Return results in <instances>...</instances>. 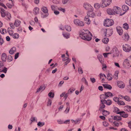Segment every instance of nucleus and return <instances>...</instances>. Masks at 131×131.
Returning <instances> with one entry per match:
<instances>
[{
    "instance_id": "nucleus-62",
    "label": "nucleus",
    "mask_w": 131,
    "mask_h": 131,
    "mask_svg": "<svg viewBox=\"0 0 131 131\" xmlns=\"http://www.w3.org/2000/svg\"><path fill=\"white\" fill-rule=\"evenodd\" d=\"M119 99L117 97H114L113 98V100L115 102H118L119 101Z\"/></svg>"
},
{
    "instance_id": "nucleus-33",
    "label": "nucleus",
    "mask_w": 131,
    "mask_h": 131,
    "mask_svg": "<svg viewBox=\"0 0 131 131\" xmlns=\"http://www.w3.org/2000/svg\"><path fill=\"white\" fill-rule=\"evenodd\" d=\"M119 73L118 71H116L115 72V74L114 75V78L115 79L117 80L118 79V75Z\"/></svg>"
},
{
    "instance_id": "nucleus-59",
    "label": "nucleus",
    "mask_w": 131,
    "mask_h": 131,
    "mask_svg": "<svg viewBox=\"0 0 131 131\" xmlns=\"http://www.w3.org/2000/svg\"><path fill=\"white\" fill-rule=\"evenodd\" d=\"M81 121V119L78 118L75 121V124L79 123Z\"/></svg>"
},
{
    "instance_id": "nucleus-50",
    "label": "nucleus",
    "mask_w": 131,
    "mask_h": 131,
    "mask_svg": "<svg viewBox=\"0 0 131 131\" xmlns=\"http://www.w3.org/2000/svg\"><path fill=\"white\" fill-rule=\"evenodd\" d=\"M70 108V106H68V107H67L66 110L64 111V113L66 114L68 113L69 112V111Z\"/></svg>"
},
{
    "instance_id": "nucleus-9",
    "label": "nucleus",
    "mask_w": 131,
    "mask_h": 131,
    "mask_svg": "<svg viewBox=\"0 0 131 131\" xmlns=\"http://www.w3.org/2000/svg\"><path fill=\"white\" fill-rule=\"evenodd\" d=\"M104 32H105V36L107 37H109L112 35L113 31L112 29H108L105 30Z\"/></svg>"
},
{
    "instance_id": "nucleus-57",
    "label": "nucleus",
    "mask_w": 131,
    "mask_h": 131,
    "mask_svg": "<svg viewBox=\"0 0 131 131\" xmlns=\"http://www.w3.org/2000/svg\"><path fill=\"white\" fill-rule=\"evenodd\" d=\"M7 59L9 61H11L13 60V58L11 56L9 55L8 56Z\"/></svg>"
},
{
    "instance_id": "nucleus-10",
    "label": "nucleus",
    "mask_w": 131,
    "mask_h": 131,
    "mask_svg": "<svg viewBox=\"0 0 131 131\" xmlns=\"http://www.w3.org/2000/svg\"><path fill=\"white\" fill-rule=\"evenodd\" d=\"M130 63L129 60L127 59H125L123 63V65L124 67H127L129 66Z\"/></svg>"
},
{
    "instance_id": "nucleus-7",
    "label": "nucleus",
    "mask_w": 131,
    "mask_h": 131,
    "mask_svg": "<svg viewBox=\"0 0 131 131\" xmlns=\"http://www.w3.org/2000/svg\"><path fill=\"white\" fill-rule=\"evenodd\" d=\"M123 50L126 52H129L130 51L131 47L129 45L125 44L123 45L122 46Z\"/></svg>"
},
{
    "instance_id": "nucleus-35",
    "label": "nucleus",
    "mask_w": 131,
    "mask_h": 131,
    "mask_svg": "<svg viewBox=\"0 0 131 131\" xmlns=\"http://www.w3.org/2000/svg\"><path fill=\"white\" fill-rule=\"evenodd\" d=\"M119 109L116 107H114V108L113 112L116 113H117L120 114V112H119Z\"/></svg>"
},
{
    "instance_id": "nucleus-38",
    "label": "nucleus",
    "mask_w": 131,
    "mask_h": 131,
    "mask_svg": "<svg viewBox=\"0 0 131 131\" xmlns=\"http://www.w3.org/2000/svg\"><path fill=\"white\" fill-rule=\"evenodd\" d=\"M114 119L118 121L121 119V117L120 116H116L114 117Z\"/></svg>"
},
{
    "instance_id": "nucleus-45",
    "label": "nucleus",
    "mask_w": 131,
    "mask_h": 131,
    "mask_svg": "<svg viewBox=\"0 0 131 131\" xmlns=\"http://www.w3.org/2000/svg\"><path fill=\"white\" fill-rule=\"evenodd\" d=\"M100 99L101 100H104V99H106L107 98V97L105 94H102L100 95Z\"/></svg>"
},
{
    "instance_id": "nucleus-2",
    "label": "nucleus",
    "mask_w": 131,
    "mask_h": 131,
    "mask_svg": "<svg viewBox=\"0 0 131 131\" xmlns=\"http://www.w3.org/2000/svg\"><path fill=\"white\" fill-rule=\"evenodd\" d=\"M112 0H102L101 3V6L105 7L109 6L112 3Z\"/></svg>"
},
{
    "instance_id": "nucleus-15",
    "label": "nucleus",
    "mask_w": 131,
    "mask_h": 131,
    "mask_svg": "<svg viewBox=\"0 0 131 131\" xmlns=\"http://www.w3.org/2000/svg\"><path fill=\"white\" fill-rule=\"evenodd\" d=\"M122 38L125 41H127L129 38V36L127 33H125L122 36Z\"/></svg>"
},
{
    "instance_id": "nucleus-40",
    "label": "nucleus",
    "mask_w": 131,
    "mask_h": 131,
    "mask_svg": "<svg viewBox=\"0 0 131 131\" xmlns=\"http://www.w3.org/2000/svg\"><path fill=\"white\" fill-rule=\"evenodd\" d=\"M5 16L8 19H10L11 17V15L10 13L8 12H6Z\"/></svg>"
},
{
    "instance_id": "nucleus-32",
    "label": "nucleus",
    "mask_w": 131,
    "mask_h": 131,
    "mask_svg": "<svg viewBox=\"0 0 131 131\" xmlns=\"http://www.w3.org/2000/svg\"><path fill=\"white\" fill-rule=\"evenodd\" d=\"M7 31L10 35H12L13 33V31L10 28H8L7 29Z\"/></svg>"
},
{
    "instance_id": "nucleus-4",
    "label": "nucleus",
    "mask_w": 131,
    "mask_h": 131,
    "mask_svg": "<svg viewBox=\"0 0 131 131\" xmlns=\"http://www.w3.org/2000/svg\"><path fill=\"white\" fill-rule=\"evenodd\" d=\"M83 7L86 10L90 11H93L94 8L89 3L85 2L83 4Z\"/></svg>"
},
{
    "instance_id": "nucleus-31",
    "label": "nucleus",
    "mask_w": 131,
    "mask_h": 131,
    "mask_svg": "<svg viewBox=\"0 0 131 131\" xmlns=\"http://www.w3.org/2000/svg\"><path fill=\"white\" fill-rule=\"evenodd\" d=\"M105 94L106 97H112L113 95L112 93L110 92H107L105 93Z\"/></svg>"
},
{
    "instance_id": "nucleus-46",
    "label": "nucleus",
    "mask_w": 131,
    "mask_h": 131,
    "mask_svg": "<svg viewBox=\"0 0 131 131\" xmlns=\"http://www.w3.org/2000/svg\"><path fill=\"white\" fill-rule=\"evenodd\" d=\"M75 88H72L69 89L68 91V93H72L73 91L75 90Z\"/></svg>"
},
{
    "instance_id": "nucleus-12",
    "label": "nucleus",
    "mask_w": 131,
    "mask_h": 131,
    "mask_svg": "<svg viewBox=\"0 0 131 131\" xmlns=\"http://www.w3.org/2000/svg\"><path fill=\"white\" fill-rule=\"evenodd\" d=\"M116 29L118 34L119 35L121 36L123 32V30L122 28L119 26H118L117 27Z\"/></svg>"
},
{
    "instance_id": "nucleus-17",
    "label": "nucleus",
    "mask_w": 131,
    "mask_h": 131,
    "mask_svg": "<svg viewBox=\"0 0 131 131\" xmlns=\"http://www.w3.org/2000/svg\"><path fill=\"white\" fill-rule=\"evenodd\" d=\"M114 54L113 57L118 56L119 55V51L117 48H115L113 49Z\"/></svg>"
},
{
    "instance_id": "nucleus-13",
    "label": "nucleus",
    "mask_w": 131,
    "mask_h": 131,
    "mask_svg": "<svg viewBox=\"0 0 131 131\" xmlns=\"http://www.w3.org/2000/svg\"><path fill=\"white\" fill-rule=\"evenodd\" d=\"M117 85L118 87L122 89L124 88L125 86L124 83L121 81H118L117 82Z\"/></svg>"
},
{
    "instance_id": "nucleus-29",
    "label": "nucleus",
    "mask_w": 131,
    "mask_h": 131,
    "mask_svg": "<svg viewBox=\"0 0 131 131\" xmlns=\"http://www.w3.org/2000/svg\"><path fill=\"white\" fill-rule=\"evenodd\" d=\"M122 9L123 11L127 12L129 9V8L127 6L124 5L122 6Z\"/></svg>"
},
{
    "instance_id": "nucleus-22",
    "label": "nucleus",
    "mask_w": 131,
    "mask_h": 131,
    "mask_svg": "<svg viewBox=\"0 0 131 131\" xmlns=\"http://www.w3.org/2000/svg\"><path fill=\"white\" fill-rule=\"evenodd\" d=\"M16 48L14 47L12 48L9 51V53L10 54H13L16 52Z\"/></svg>"
},
{
    "instance_id": "nucleus-28",
    "label": "nucleus",
    "mask_w": 131,
    "mask_h": 131,
    "mask_svg": "<svg viewBox=\"0 0 131 131\" xmlns=\"http://www.w3.org/2000/svg\"><path fill=\"white\" fill-rule=\"evenodd\" d=\"M67 60V61L65 63V65H67L70 62V60L67 57L63 59V61H65Z\"/></svg>"
},
{
    "instance_id": "nucleus-51",
    "label": "nucleus",
    "mask_w": 131,
    "mask_h": 131,
    "mask_svg": "<svg viewBox=\"0 0 131 131\" xmlns=\"http://www.w3.org/2000/svg\"><path fill=\"white\" fill-rule=\"evenodd\" d=\"M126 3L129 6H131V0H126Z\"/></svg>"
},
{
    "instance_id": "nucleus-42",
    "label": "nucleus",
    "mask_w": 131,
    "mask_h": 131,
    "mask_svg": "<svg viewBox=\"0 0 131 131\" xmlns=\"http://www.w3.org/2000/svg\"><path fill=\"white\" fill-rule=\"evenodd\" d=\"M104 104V103L101 102V103L100 105V108H99V110L100 111H101V110L102 109L104 108H105V106Z\"/></svg>"
},
{
    "instance_id": "nucleus-44",
    "label": "nucleus",
    "mask_w": 131,
    "mask_h": 131,
    "mask_svg": "<svg viewBox=\"0 0 131 131\" xmlns=\"http://www.w3.org/2000/svg\"><path fill=\"white\" fill-rule=\"evenodd\" d=\"M19 37V34L17 33L14 34L13 35V38L15 39H17Z\"/></svg>"
},
{
    "instance_id": "nucleus-64",
    "label": "nucleus",
    "mask_w": 131,
    "mask_h": 131,
    "mask_svg": "<svg viewBox=\"0 0 131 131\" xmlns=\"http://www.w3.org/2000/svg\"><path fill=\"white\" fill-rule=\"evenodd\" d=\"M103 125L105 127H107L109 125V124L107 122H103Z\"/></svg>"
},
{
    "instance_id": "nucleus-41",
    "label": "nucleus",
    "mask_w": 131,
    "mask_h": 131,
    "mask_svg": "<svg viewBox=\"0 0 131 131\" xmlns=\"http://www.w3.org/2000/svg\"><path fill=\"white\" fill-rule=\"evenodd\" d=\"M123 27L126 30L128 29L129 28L128 25L126 23H125L123 25Z\"/></svg>"
},
{
    "instance_id": "nucleus-18",
    "label": "nucleus",
    "mask_w": 131,
    "mask_h": 131,
    "mask_svg": "<svg viewBox=\"0 0 131 131\" xmlns=\"http://www.w3.org/2000/svg\"><path fill=\"white\" fill-rule=\"evenodd\" d=\"M39 9L37 7H35L33 10V13L35 15H37L39 13Z\"/></svg>"
},
{
    "instance_id": "nucleus-39",
    "label": "nucleus",
    "mask_w": 131,
    "mask_h": 131,
    "mask_svg": "<svg viewBox=\"0 0 131 131\" xmlns=\"http://www.w3.org/2000/svg\"><path fill=\"white\" fill-rule=\"evenodd\" d=\"M107 78L108 80H111L113 78L112 75L111 74L108 73L107 76Z\"/></svg>"
},
{
    "instance_id": "nucleus-58",
    "label": "nucleus",
    "mask_w": 131,
    "mask_h": 131,
    "mask_svg": "<svg viewBox=\"0 0 131 131\" xmlns=\"http://www.w3.org/2000/svg\"><path fill=\"white\" fill-rule=\"evenodd\" d=\"M111 53V52L106 53H103V55L105 58H106L107 57L108 55Z\"/></svg>"
},
{
    "instance_id": "nucleus-23",
    "label": "nucleus",
    "mask_w": 131,
    "mask_h": 131,
    "mask_svg": "<svg viewBox=\"0 0 131 131\" xmlns=\"http://www.w3.org/2000/svg\"><path fill=\"white\" fill-rule=\"evenodd\" d=\"M21 22L19 20H16L14 23V24L16 27H18L20 25Z\"/></svg>"
},
{
    "instance_id": "nucleus-6",
    "label": "nucleus",
    "mask_w": 131,
    "mask_h": 131,
    "mask_svg": "<svg viewBox=\"0 0 131 131\" xmlns=\"http://www.w3.org/2000/svg\"><path fill=\"white\" fill-rule=\"evenodd\" d=\"M113 9L114 15L116 14H120L121 15H122L121 14V12L122 11L121 9L119 7L116 6H115L113 7Z\"/></svg>"
},
{
    "instance_id": "nucleus-55",
    "label": "nucleus",
    "mask_w": 131,
    "mask_h": 131,
    "mask_svg": "<svg viewBox=\"0 0 131 131\" xmlns=\"http://www.w3.org/2000/svg\"><path fill=\"white\" fill-rule=\"evenodd\" d=\"M85 21L86 23L88 25H90L91 23V21L90 19L84 20Z\"/></svg>"
},
{
    "instance_id": "nucleus-3",
    "label": "nucleus",
    "mask_w": 131,
    "mask_h": 131,
    "mask_svg": "<svg viewBox=\"0 0 131 131\" xmlns=\"http://www.w3.org/2000/svg\"><path fill=\"white\" fill-rule=\"evenodd\" d=\"M113 20L111 19H106L104 21V25L105 26L109 27L113 25Z\"/></svg>"
},
{
    "instance_id": "nucleus-1",
    "label": "nucleus",
    "mask_w": 131,
    "mask_h": 131,
    "mask_svg": "<svg viewBox=\"0 0 131 131\" xmlns=\"http://www.w3.org/2000/svg\"><path fill=\"white\" fill-rule=\"evenodd\" d=\"M80 36L83 39L89 41L91 39L92 35L88 30H86L80 32Z\"/></svg>"
},
{
    "instance_id": "nucleus-26",
    "label": "nucleus",
    "mask_w": 131,
    "mask_h": 131,
    "mask_svg": "<svg viewBox=\"0 0 131 131\" xmlns=\"http://www.w3.org/2000/svg\"><path fill=\"white\" fill-rule=\"evenodd\" d=\"M103 85L104 88H106L109 90H111L112 88L111 85L108 84H103Z\"/></svg>"
},
{
    "instance_id": "nucleus-61",
    "label": "nucleus",
    "mask_w": 131,
    "mask_h": 131,
    "mask_svg": "<svg viewBox=\"0 0 131 131\" xmlns=\"http://www.w3.org/2000/svg\"><path fill=\"white\" fill-rule=\"evenodd\" d=\"M106 77V76L104 74H103L102 73L100 74V78L101 79L104 78V77Z\"/></svg>"
},
{
    "instance_id": "nucleus-56",
    "label": "nucleus",
    "mask_w": 131,
    "mask_h": 131,
    "mask_svg": "<svg viewBox=\"0 0 131 131\" xmlns=\"http://www.w3.org/2000/svg\"><path fill=\"white\" fill-rule=\"evenodd\" d=\"M78 71L79 73L80 74H82L83 73V71L82 69V68L81 67L79 68Z\"/></svg>"
},
{
    "instance_id": "nucleus-20",
    "label": "nucleus",
    "mask_w": 131,
    "mask_h": 131,
    "mask_svg": "<svg viewBox=\"0 0 131 131\" xmlns=\"http://www.w3.org/2000/svg\"><path fill=\"white\" fill-rule=\"evenodd\" d=\"M11 1L12 2V4H10L9 3H7L6 4L7 6L9 8H11L14 6V0H9Z\"/></svg>"
},
{
    "instance_id": "nucleus-25",
    "label": "nucleus",
    "mask_w": 131,
    "mask_h": 131,
    "mask_svg": "<svg viewBox=\"0 0 131 131\" xmlns=\"http://www.w3.org/2000/svg\"><path fill=\"white\" fill-rule=\"evenodd\" d=\"M120 115L123 117L126 118L128 116V115L127 114L125 113L124 112H120Z\"/></svg>"
},
{
    "instance_id": "nucleus-11",
    "label": "nucleus",
    "mask_w": 131,
    "mask_h": 131,
    "mask_svg": "<svg viewBox=\"0 0 131 131\" xmlns=\"http://www.w3.org/2000/svg\"><path fill=\"white\" fill-rule=\"evenodd\" d=\"M86 14L88 15L90 17L94 18L95 16V13L93 12V11L90 10L87 12Z\"/></svg>"
},
{
    "instance_id": "nucleus-14",
    "label": "nucleus",
    "mask_w": 131,
    "mask_h": 131,
    "mask_svg": "<svg viewBox=\"0 0 131 131\" xmlns=\"http://www.w3.org/2000/svg\"><path fill=\"white\" fill-rule=\"evenodd\" d=\"M101 102L106 103L107 105H111L112 103V101L111 100H106L105 99L104 100H101Z\"/></svg>"
},
{
    "instance_id": "nucleus-47",
    "label": "nucleus",
    "mask_w": 131,
    "mask_h": 131,
    "mask_svg": "<svg viewBox=\"0 0 131 131\" xmlns=\"http://www.w3.org/2000/svg\"><path fill=\"white\" fill-rule=\"evenodd\" d=\"M117 104L119 105H125V103L124 102L122 101H119L117 102Z\"/></svg>"
},
{
    "instance_id": "nucleus-19",
    "label": "nucleus",
    "mask_w": 131,
    "mask_h": 131,
    "mask_svg": "<svg viewBox=\"0 0 131 131\" xmlns=\"http://www.w3.org/2000/svg\"><path fill=\"white\" fill-rule=\"evenodd\" d=\"M0 10L1 16L2 17H4L5 16L6 12L5 10L3 8H1Z\"/></svg>"
},
{
    "instance_id": "nucleus-60",
    "label": "nucleus",
    "mask_w": 131,
    "mask_h": 131,
    "mask_svg": "<svg viewBox=\"0 0 131 131\" xmlns=\"http://www.w3.org/2000/svg\"><path fill=\"white\" fill-rule=\"evenodd\" d=\"M44 125V123L43 122H39L37 124V125L39 126H42Z\"/></svg>"
},
{
    "instance_id": "nucleus-30",
    "label": "nucleus",
    "mask_w": 131,
    "mask_h": 131,
    "mask_svg": "<svg viewBox=\"0 0 131 131\" xmlns=\"http://www.w3.org/2000/svg\"><path fill=\"white\" fill-rule=\"evenodd\" d=\"M109 41L108 39L107 38H105L103 39L102 42L105 44H107Z\"/></svg>"
},
{
    "instance_id": "nucleus-63",
    "label": "nucleus",
    "mask_w": 131,
    "mask_h": 131,
    "mask_svg": "<svg viewBox=\"0 0 131 131\" xmlns=\"http://www.w3.org/2000/svg\"><path fill=\"white\" fill-rule=\"evenodd\" d=\"M52 103V101L51 100L49 99L48 102L47 106H50L51 105Z\"/></svg>"
},
{
    "instance_id": "nucleus-52",
    "label": "nucleus",
    "mask_w": 131,
    "mask_h": 131,
    "mask_svg": "<svg viewBox=\"0 0 131 131\" xmlns=\"http://www.w3.org/2000/svg\"><path fill=\"white\" fill-rule=\"evenodd\" d=\"M51 7L52 10L54 11L57 9V7L53 5H52L51 6Z\"/></svg>"
},
{
    "instance_id": "nucleus-24",
    "label": "nucleus",
    "mask_w": 131,
    "mask_h": 131,
    "mask_svg": "<svg viewBox=\"0 0 131 131\" xmlns=\"http://www.w3.org/2000/svg\"><path fill=\"white\" fill-rule=\"evenodd\" d=\"M64 28L67 31H70L71 30V27L69 25H65L64 26Z\"/></svg>"
},
{
    "instance_id": "nucleus-54",
    "label": "nucleus",
    "mask_w": 131,
    "mask_h": 131,
    "mask_svg": "<svg viewBox=\"0 0 131 131\" xmlns=\"http://www.w3.org/2000/svg\"><path fill=\"white\" fill-rule=\"evenodd\" d=\"M127 108V111L128 112L131 111V106H125Z\"/></svg>"
},
{
    "instance_id": "nucleus-36",
    "label": "nucleus",
    "mask_w": 131,
    "mask_h": 131,
    "mask_svg": "<svg viewBox=\"0 0 131 131\" xmlns=\"http://www.w3.org/2000/svg\"><path fill=\"white\" fill-rule=\"evenodd\" d=\"M100 4L98 3H96L94 4V7L96 9H98L100 7Z\"/></svg>"
},
{
    "instance_id": "nucleus-37",
    "label": "nucleus",
    "mask_w": 131,
    "mask_h": 131,
    "mask_svg": "<svg viewBox=\"0 0 131 131\" xmlns=\"http://www.w3.org/2000/svg\"><path fill=\"white\" fill-rule=\"evenodd\" d=\"M102 111L103 115L105 116H106L107 115H108L109 114V112L104 110H102Z\"/></svg>"
},
{
    "instance_id": "nucleus-53",
    "label": "nucleus",
    "mask_w": 131,
    "mask_h": 131,
    "mask_svg": "<svg viewBox=\"0 0 131 131\" xmlns=\"http://www.w3.org/2000/svg\"><path fill=\"white\" fill-rule=\"evenodd\" d=\"M54 94L52 92H50L48 94V96L50 97L53 98L54 96Z\"/></svg>"
},
{
    "instance_id": "nucleus-16",
    "label": "nucleus",
    "mask_w": 131,
    "mask_h": 131,
    "mask_svg": "<svg viewBox=\"0 0 131 131\" xmlns=\"http://www.w3.org/2000/svg\"><path fill=\"white\" fill-rule=\"evenodd\" d=\"M107 14L110 15H115L113 8H108L106 10Z\"/></svg>"
},
{
    "instance_id": "nucleus-34",
    "label": "nucleus",
    "mask_w": 131,
    "mask_h": 131,
    "mask_svg": "<svg viewBox=\"0 0 131 131\" xmlns=\"http://www.w3.org/2000/svg\"><path fill=\"white\" fill-rule=\"evenodd\" d=\"M63 35L64 37L67 39L68 38H70V34L69 33H63Z\"/></svg>"
},
{
    "instance_id": "nucleus-5",
    "label": "nucleus",
    "mask_w": 131,
    "mask_h": 131,
    "mask_svg": "<svg viewBox=\"0 0 131 131\" xmlns=\"http://www.w3.org/2000/svg\"><path fill=\"white\" fill-rule=\"evenodd\" d=\"M41 10L42 12L45 14H42L41 17L43 18H44L47 17L48 15V10L47 8L45 6H43L41 8Z\"/></svg>"
},
{
    "instance_id": "nucleus-27",
    "label": "nucleus",
    "mask_w": 131,
    "mask_h": 131,
    "mask_svg": "<svg viewBox=\"0 0 131 131\" xmlns=\"http://www.w3.org/2000/svg\"><path fill=\"white\" fill-rule=\"evenodd\" d=\"M7 58V56L5 53H3L2 55L1 59L2 60L4 61H5Z\"/></svg>"
},
{
    "instance_id": "nucleus-49",
    "label": "nucleus",
    "mask_w": 131,
    "mask_h": 131,
    "mask_svg": "<svg viewBox=\"0 0 131 131\" xmlns=\"http://www.w3.org/2000/svg\"><path fill=\"white\" fill-rule=\"evenodd\" d=\"M0 30L1 33L2 34H5L6 32V30L5 29L2 28Z\"/></svg>"
},
{
    "instance_id": "nucleus-8",
    "label": "nucleus",
    "mask_w": 131,
    "mask_h": 131,
    "mask_svg": "<svg viewBox=\"0 0 131 131\" xmlns=\"http://www.w3.org/2000/svg\"><path fill=\"white\" fill-rule=\"evenodd\" d=\"M73 22L77 26H83L84 25V23L83 22L78 19H75Z\"/></svg>"
},
{
    "instance_id": "nucleus-48",
    "label": "nucleus",
    "mask_w": 131,
    "mask_h": 131,
    "mask_svg": "<svg viewBox=\"0 0 131 131\" xmlns=\"http://www.w3.org/2000/svg\"><path fill=\"white\" fill-rule=\"evenodd\" d=\"M99 60L101 63H102L103 62V58H102L103 56H102L100 55L99 57L98 56Z\"/></svg>"
},
{
    "instance_id": "nucleus-21",
    "label": "nucleus",
    "mask_w": 131,
    "mask_h": 131,
    "mask_svg": "<svg viewBox=\"0 0 131 131\" xmlns=\"http://www.w3.org/2000/svg\"><path fill=\"white\" fill-rule=\"evenodd\" d=\"M46 88L45 85L41 86L39 88L37 89L36 92H38L40 91H42L44 90Z\"/></svg>"
},
{
    "instance_id": "nucleus-43",
    "label": "nucleus",
    "mask_w": 131,
    "mask_h": 131,
    "mask_svg": "<svg viewBox=\"0 0 131 131\" xmlns=\"http://www.w3.org/2000/svg\"><path fill=\"white\" fill-rule=\"evenodd\" d=\"M124 99L126 101L128 102L130 101L131 100V99L129 97L127 96L124 97Z\"/></svg>"
}]
</instances>
